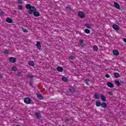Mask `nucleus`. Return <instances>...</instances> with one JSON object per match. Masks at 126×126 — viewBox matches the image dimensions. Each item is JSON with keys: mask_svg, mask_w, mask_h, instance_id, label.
I'll return each instance as SVG.
<instances>
[{"mask_svg": "<svg viewBox=\"0 0 126 126\" xmlns=\"http://www.w3.org/2000/svg\"><path fill=\"white\" fill-rule=\"evenodd\" d=\"M93 50L94 51H98V47L96 45H94L93 46Z\"/></svg>", "mask_w": 126, "mask_h": 126, "instance_id": "27", "label": "nucleus"}, {"mask_svg": "<svg viewBox=\"0 0 126 126\" xmlns=\"http://www.w3.org/2000/svg\"><path fill=\"white\" fill-rule=\"evenodd\" d=\"M100 106H101V107L102 108H104L105 109L106 108V107H107V103H106L105 102H102Z\"/></svg>", "mask_w": 126, "mask_h": 126, "instance_id": "20", "label": "nucleus"}, {"mask_svg": "<svg viewBox=\"0 0 126 126\" xmlns=\"http://www.w3.org/2000/svg\"><path fill=\"white\" fill-rule=\"evenodd\" d=\"M12 70H13V71H16V70H17V68L16 66H13L12 67Z\"/></svg>", "mask_w": 126, "mask_h": 126, "instance_id": "28", "label": "nucleus"}, {"mask_svg": "<svg viewBox=\"0 0 126 126\" xmlns=\"http://www.w3.org/2000/svg\"><path fill=\"white\" fill-rule=\"evenodd\" d=\"M94 98H95V99H100V94H98V93H96L94 94Z\"/></svg>", "mask_w": 126, "mask_h": 126, "instance_id": "15", "label": "nucleus"}, {"mask_svg": "<svg viewBox=\"0 0 126 126\" xmlns=\"http://www.w3.org/2000/svg\"><path fill=\"white\" fill-rule=\"evenodd\" d=\"M35 116L38 119L41 117V113L38 112L35 113Z\"/></svg>", "mask_w": 126, "mask_h": 126, "instance_id": "19", "label": "nucleus"}, {"mask_svg": "<svg viewBox=\"0 0 126 126\" xmlns=\"http://www.w3.org/2000/svg\"><path fill=\"white\" fill-rule=\"evenodd\" d=\"M120 82H121V83H124V81H120Z\"/></svg>", "mask_w": 126, "mask_h": 126, "instance_id": "47", "label": "nucleus"}, {"mask_svg": "<svg viewBox=\"0 0 126 126\" xmlns=\"http://www.w3.org/2000/svg\"><path fill=\"white\" fill-rule=\"evenodd\" d=\"M105 77H106L107 78H110L111 77V76H110V75H109L108 74H106L105 75Z\"/></svg>", "mask_w": 126, "mask_h": 126, "instance_id": "33", "label": "nucleus"}, {"mask_svg": "<svg viewBox=\"0 0 126 126\" xmlns=\"http://www.w3.org/2000/svg\"><path fill=\"white\" fill-rule=\"evenodd\" d=\"M112 28H113L114 30H116L117 31H119V30H120V27H119V26L116 24L113 25L112 26Z\"/></svg>", "mask_w": 126, "mask_h": 126, "instance_id": "5", "label": "nucleus"}, {"mask_svg": "<svg viewBox=\"0 0 126 126\" xmlns=\"http://www.w3.org/2000/svg\"><path fill=\"white\" fill-rule=\"evenodd\" d=\"M95 105L97 107H100V106H101V102H100V100H97L96 102H95Z\"/></svg>", "mask_w": 126, "mask_h": 126, "instance_id": "16", "label": "nucleus"}, {"mask_svg": "<svg viewBox=\"0 0 126 126\" xmlns=\"http://www.w3.org/2000/svg\"><path fill=\"white\" fill-rule=\"evenodd\" d=\"M78 15L80 18L83 19L85 17V14L82 11L79 12Z\"/></svg>", "mask_w": 126, "mask_h": 126, "instance_id": "3", "label": "nucleus"}, {"mask_svg": "<svg viewBox=\"0 0 126 126\" xmlns=\"http://www.w3.org/2000/svg\"><path fill=\"white\" fill-rule=\"evenodd\" d=\"M76 34H79L80 35H82L81 32H80V31H76Z\"/></svg>", "mask_w": 126, "mask_h": 126, "instance_id": "38", "label": "nucleus"}, {"mask_svg": "<svg viewBox=\"0 0 126 126\" xmlns=\"http://www.w3.org/2000/svg\"><path fill=\"white\" fill-rule=\"evenodd\" d=\"M79 45L82 47H83V39H80Z\"/></svg>", "mask_w": 126, "mask_h": 126, "instance_id": "22", "label": "nucleus"}, {"mask_svg": "<svg viewBox=\"0 0 126 126\" xmlns=\"http://www.w3.org/2000/svg\"><path fill=\"white\" fill-rule=\"evenodd\" d=\"M62 80L64 82H67V81H68V79H67V77H66L63 76Z\"/></svg>", "mask_w": 126, "mask_h": 126, "instance_id": "17", "label": "nucleus"}, {"mask_svg": "<svg viewBox=\"0 0 126 126\" xmlns=\"http://www.w3.org/2000/svg\"><path fill=\"white\" fill-rule=\"evenodd\" d=\"M0 77L1 78H2L3 77V76H2V75L1 74H0Z\"/></svg>", "mask_w": 126, "mask_h": 126, "instance_id": "43", "label": "nucleus"}, {"mask_svg": "<svg viewBox=\"0 0 126 126\" xmlns=\"http://www.w3.org/2000/svg\"><path fill=\"white\" fill-rule=\"evenodd\" d=\"M24 102L26 104H30L31 102V99L29 97H26L24 99Z\"/></svg>", "mask_w": 126, "mask_h": 126, "instance_id": "4", "label": "nucleus"}, {"mask_svg": "<svg viewBox=\"0 0 126 126\" xmlns=\"http://www.w3.org/2000/svg\"><path fill=\"white\" fill-rule=\"evenodd\" d=\"M84 26H85L86 27H87V28H88L89 29H91V26L90 25V24H89V23H87L85 24Z\"/></svg>", "mask_w": 126, "mask_h": 126, "instance_id": "21", "label": "nucleus"}, {"mask_svg": "<svg viewBox=\"0 0 126 126\" xmlns=\"http://www.w3.org/2000/svg\"><path fill=\"white\" fill-rule=\"evenodd\" d=\"M27 77H28V78H31V79H32L33 78L34 76H33L32 74H29L27 75Z\"/></svg>", "mask_w": 126, "mask_h": 126, "instance_id": "26", "label": "nucleus"}, {"mask_svg": "<svg viewBox=\"0 0 126 126\" xmlns=\"http://www.w3.org/2000/svg\"><path fill=\"white\" fill-rule=\"evenodd\" d=\"M9 62L10 63H16V59H15L14 57H11L9 58Z\"/></svg>", "mask_w": 126, "mask_h": 126, "instance_id": "6", "label": "nucleus"}, {"mask_svg": "<svg viewBox=\"0 0 126 126\" xmlns=\"http://www.w3.org/2000/svg\"><path fill=\"white\" fill-rule=\"evenodd\" d=\"M58 107H60V106L61 105V103H58L57 104Z\"/></svg>", "mask_w": 126, "mask_h": 126, "instance_id": "44", "label": "nucleus"}, {"mask_svg": "<svg viewBox=\"0 0 126 126\" xmlns=\"http://www.w3.org/2000/svg\"><path fill=\"white\" fill-rule=\"evenodd\" d=\"M114 5V7H116L117 9H121V6H120V4H119L118 2H115Z\"/></svg>", "mask_w": 126, "mask_h": 126, "instance_id": "7", "label": "nucleus"}, {"mask_svg": "<svg viewBox=\"0 0 126 126\" xmlns=\"http://www.w3.org/2000/svg\"><path fill=\"white\" fill-rule=\"evenodd\" d=\"M90 81V80L89 78H87L85 80L84 82L86 83V84H87L88 85V83Z\"/></svg>", "mask_w": 126, "mask_h": 126, "instance_id": "25", "label": "nucleus"}, {"mask_svg": "<svg viewBox=\"0 0 126 126\" xmlns=\"http://www.w3.org/2000/svg\"><path fill=\"white\" fill-rule=\"evenodd\" d=\"M123 41H124L125 43H126V38H124Z\"/></svg>", "mask_w": 126, "mask_h": 126, "instance_id": "45", "label": "nucleus"}, {"mask_svg": "<svg viewBox=\"0 0 126 126\" xmlns=\"http://www.w3.org/2000/svg\"><path fill=\"white\" fill-rule=\"evenodd\" d=\"M4 53H5L6 54H8V50H5Z\"/></svg>", "mask_w": 126, "mask_h": 126, "instance_id": "42", "label": "nucleus"}, {"mask_svg": "<svg viewBox=\"0 0 126 126\" xmlns=\"http://www.w3.org/2000/svg\"><path fill=\"white\" fill-rule=\"evenodd\" d=\"M113 54L114 55V56H119L120 52H119V51L117 50H114L113 51Z\"/></svg>", "mask_w": 126, "mask_h": 126, "instance_id": "8", "label": "nucleus"}, {"mask_svg": "<svg viewBox=\"0 0 126 126\" xmlns=\"http://www.w3.org/2000/svg\"><path fill=\"white\" fill-rule=\"evenodd\" d=\"M37 97L39 99V100H43L44 99V97H43V95L40 94H37Z\"/></svg>", "mask_w": 126, "mask_h": 126, "instance_id": "11", "label": "nucleus"}, {"mask_svg": "<svg viewBox=\"0 0 126 126\" xmlns=\"http://www.w3.org/2000/svg\"><path fill=\"white\" fill-rule=\"evenodd\" d=\"M69 59L70 60H74V59H75V57H74V56L72 55V56L69 57Z\"/></svg>", "mask_w": 126, "mask_h": 126, "instance_id": "32", "label": "nucleus"}, {"mask_svg": "<svg viewBox=\"0 0 126 126\" xmlns=\"http://www.w3.org/2000/svg\"><path fill=\"white\" fill-rule=\"evenodd\" d=\"M66 9H67V10H69L70 9H71V8L69 6H67L66 7Z\"/></svg>", "mask_w": 126, "mask_h": 126, "instance_id": "37", "label": "nucleus"}, {"mask_svg": "<svg viewBox=\"0 0 126 126\" xmlns=\"http://www.w3.org/2000/svg\"><path fill=\"white\" fill-rule=\"evenodd\" d=\"M6 21L8 23H12L13 22V20H12L11 19H10L9 18H7L6 19Z\"/></svg>", "mask_w": 126, "mask_h": 126, "instance_id": "14", "label": "nucleus"}, {"mask_svg": "<svg viewBox=\"0 0 126 126\" xmlns=\"http://www.w3.org/2000/svg\"><path fill=\"white\" fill-rule=\"evenodd\" d=\"M108 94H109V95H113V91L109 92L108 93Z\"/></svg>", "mask_w": 126, "mask_h": 126, "instance_id": "36", "label": "nucleus"}, {"mask_svg": "<svg viewBox=\"0 0 126 126\" xmlns=\"http://www.w3.org/2000/svg\"><path fill=\"white\" fill-rule=\"evenodd\" d=\"M29 65H31V66H34L35 65V63L33 61H30L28 63Z\"/></svg>", "mask_w": 126, "mask_h": 126, "instance_id": "12", "label": "nucleus"}, {"mask_svg": "<svg viewBox=\"0 0 126 126\" xmlns=\"http://www.w3.org/2000/svg\"><path fill=\"white\" fill-rule=\"evenodd\" d=\"M26 8L29 9L28 11L29 14H32V12H33V15L35 17H39L40 16V13L37 11V9L34 6H31L30 4H28L26 5Z\"/></svg>", "mask_w": 126, "mask_h": 126, "instance_id": "1", "label": "nucleus"}, {"mask_svg": "<svg viewBox=\"0 0 126 126\" xmlns=\"http://www.w3.org/2000/svg\"><path fill=\"white\" fill-rule=\"evenodd\" d=\"M115 84H117L118 86H120V85H121V83H120L119 81H116Z\"/></svg>", "mask_w": 126, "mask_h": 126, "instance_id": "30", "label": "nucleus"}, {"mask_svg": "<svg viewBox=\"0 0 126 126\" xmlns=\"http://www.w3.org/2000/svg\"><path fill=\"white\" fill-rule=\"evenodd\" d=\"M115 77H116V78H119V77H120V74L119 73L116 72L114 74Z\"/></svg>", "mask_w": 126, "mask_h": 126, "instance_id": "24", "label": "nucleus"}, {"mask_svg": "<svg viewBox=\"0 0 126 126\" xmlns=\"http://www.w3.org/2000/svg\"><path fill=\"white\" fill-rule=\"evenodd\" d=\"M0 15L1 16H2V15H4V12H3L2 11L0 12Z\"/></svg>", "mask_w": 126, "mask_h": 126, "instance_id": "35", "label": "nucleus"}, {"mask_svg": "<svg viewBox=\"0 0 126 126\" xmlns=\"http://www.w3.org/2000/svg\"><path fill=\"white\" fill-rule=\"evenodd\" d=\"M18 9H20V10H22L23 9V6L22 5H19L18 6Z\"/></svg>", "mask_w": 126, "mask_h": 126, "instance_id": "31", "label": "nucleus"}, {"mask_svg": "<svg viewBox=\"0 0 126 126\" xmlns=\"http://www.w3.org/2000/svg\"><path fill=\"white\" fill-rule=\"evenodd\" d=\"M17 75V76H22L21 73L20 72L18 71Z\"/></svg>", "mask_w": 126, "mask_h": 126, "instance_id": "34", "label": "nucleus"}, {"mask_svg": "<svg viewBox=\"0 0 126 126\" xmlns=\"http://www.w3.org/2000/svg\"><path fill=\"white\" fill-rule=\"evenodd\" d=\"M21 30H22V31H23V32H24V33H28V30H27L26 29H25V28H22Z\"/></svg>", "mask_w": 126, "mask_h": 126, "instance_id": "23", "label": "nucleus"}, {"mask_svg": "<svg viewBox=\"0 0 126 126\" xmlns=\"http://www.w3.org/2000/svg\"><path fill=\"white\" fill-rule=\"evenodd\" d=\"M18 0V1H19V3L20 4H21V3H22V2L21 1H20V0Z\"/></svg>", "mask_w": 126, "mask_h": 126, "instance_id": "41", "label": "nucleus"}, {"mask_svg": "<svg viewBox=\"0 0 126 126\" xmlns=\"http://www.w3.org/2000/svg\"><path fill=\"white\" fill-rule=\"evenodd\" d=\"M36 47L38 50L41 49V42H40V41H37L36 42Z\"/></svg>", "mask_w": 126, "mask_h": 126, "instance_id": "13", "label": "nucleus"}, {"mask_svg": "<svg viewBox=\"0 0 126 126\" xmlns=\"http://www.w3.org/2000/svg\"><path fill=\"white\" fill-rule=\"evenodd\" d=\"M29 84H30V85H31V86H32V85L33 84H32V81H30L29 82Z\"/></svg>", "mask_w": 126, "mask_h": 126, "instance_id": "39", "label": "nucleus"}, {"mask_svg": "<svg viewBox=\"0 0 126 126\" xmlns=\"http://www.w3.org/2000/svg\"><path fill=\"white\" fill-rule=\"evenodd\" d=\"M57 69L58 71H59L60 72H62L63 70V67L61 66L57 67Z\"/></svg>", "mask_w": 126, "mask_h": 126, "instance_id": "18", "label": "nucleus"}, {"mask_svg": "<svg viewBox=\"0 0 126 126\" xmlns=\"http://www.w3.org/2000/svg\"><path fill=\"white\" fill-rule=\"evenodd\" d=\"M52 90H53L52 88L49 89V92H50V93H53V92H52Z\"/></svg>", "mask_w": 126, "mask_h": 126, "instance_id": "40", "label": "nucleus"}, {"mask_svg": "<svg viewBox=\"0 0 126 126\" xmlns=\"http://www.w3.org/2000/svg\"><path fill=\"white\" fill-rule=\"evenodd\" d=\"M68 92H69V93L73 94L75 93V92H76V90L75 89V88H74L72 86H70L68 89Z\"/></svg>", "mask_w": 126, "mask_h": 126, "instance_id": "2", "label": "nucleus"}, {"mask_svg": "<svg viewBox=\"0 0 126 126\" xmlns=\"http://www.w3.org/2000/svg\"><path fill=\"white\" fill-rule=\"evenodd\" d=\"M85 32L87 33V34H89L90 33V31L89 29H86L85 30Z\"/></svg>", "mask_w": 126, "mask_h": 126, "instance_id": "29", "label": "nucleus"}, {"mask_svg": "<svg viewBox=\"0 0 126 126\" xmlns=\"http://www.w3.org/2000/svg\"><path fill=\"white\" fill-rule=\"evenodd\" d=\"M107 85L108 87H110V88H113V87H114V84L110 82H107Z\"/></svg>", "mask_w": 126, "mask_h": 126, "instance_id": "9", "label": "nucleus"}, {"mask_svg": "<svg viewBox=\"0 0 126 126\" xmlns=\"http://www.w3.org/2000/svg\"><path fill=\"white\" fill-rule=\"evenodd\" d=\"M65 122H68V119H65Z\"/></svg>", "mask_w": 126, "mask_h": 126, "instance_id": "46", "label": "nucleus"}, {"mask_svg": "<svg viewBox=\"0 0 126 126\" xmlns=\"http://www.w3.org/2000/svg\"><path fill=\"white\" fill-rule=\"evenodd\" d=\"M100 96H101V100H102V101H103V102H106V101H107L105 96L103 95V94H100Z\"/></svg>", "mask_w": 126, "mask_h": 126, "instance_id": "10", "label": "nucleus"}]
</instances>
